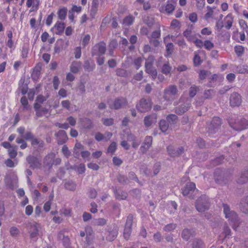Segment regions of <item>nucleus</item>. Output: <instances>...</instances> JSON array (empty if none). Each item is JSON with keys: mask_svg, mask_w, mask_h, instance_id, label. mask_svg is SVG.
Here are the masks:
<instances>
[{"mask_svg": "<svg viewBox=\"0 0 248 248\" xmlns=\"http://www.w3.org/2000/svg\"><path fill=\"white\" fill-rule=\"evenodd\" d=\"M26 161L30 164L31 169H40L41 167V163L36 156L29 155L26 158Z\"/></svg>", "mask_w": 248, "mask_h": 248, "instance_id": "ddd939ff", "label": "nucleus"}, {"mask_svg": "<svg viewBox=\"0 0 248 248\" xmlns=\"http://www.w3.org/2000/svg\"><path fill=\"white\" fill-rule=\"evenodd\" d=\"M177 93L176 86L175 85H171L166 88L164 91V98L166 100H170L173 99V96Z\"/></svg>", "mask_w": 248, "mask_h": 248, "instance_id": "4468645a", "label": "nucleus"}, {"mask_svg": "<svg viewBox=\"0 0 248 248\" xmlns=\"http://www.w3.org/2000/svg\"><path fill=\"white\" fill-rule=\"evenodd\" d=\"M183 35L186 38L187 40L189 42L193 41L196 38V34H192L191 31L186 30L183 33Z\"/></svg>", "mask_w": 248, "mask_h": 248, "instance_id": "c756f323", "label": "nucleus"}, {"mask_svg": "<svg viewBox=\"0 0 248 248\" xmlns=\"http://www.w3.org/2000/svg\"><path fill=\"white\" fill-rule=\"evenodd\" d=\"M85 70L91 72L95 68V64L93 62H90L89 60H86L84 62L83 65Z\"/></svg>", "mask_w": 248, "mask_h": 248, "instance_id": "7c9ffc66", "label": "nucleus"}, {"mask_svg": "<svg viewBox=\"0 0 248 248\" xmlns=\"http://www.w3.org/2000/svg\"><path fill=\"white\" fill-rule=\"evenodd\" d=\"M31 144L33 147L38 146L40 148H43L44 146L45 143L42 140H39L34 137L31 140Z\"/></svg>", "mask_w": 248, "mask_h": 248, "instance_id": "e433bc0d", "label": "nucleus"}, {"mask_svg": "<svg viewBox=\"0 0 248 248\" xmlns=\"http://www.w3.org/2000/svg\"><path fill=\"white\" fill-rule=\"evenodd\" d=\"M239 24L240 27L245 30L246 32L248 31V26L246 22L243 19H240L239 20Z\"/></svg>", "mask_w": 248, "mask_h": 248, "instance_id": "774afa93", "label": "nucleus"}, {"mask_svg": "<svg viewBox=\"0 0 248 248\" xmlns=\"http://www.w3.org/2000/svg\"><path fill=\"white\" fill-rule=\"evenodd\" d=\"M161 36V31L160 30L157 31H154L151 35V36L149 37V39L152 38V39H157L160 37Z\"/></svg>", "mask_w": 248, "mask_h": 248, "instance_id": "69168bd1", "label": "nucleus"}, {"mask_svg": "<svg viewBox=\"0 0 248 248\" xmlns=\"http://www.w3.org/2000/svg\"><path fill=\"white\" fill-rule=\"evenodd\" d=\"M40 228V224L36 222L31 225L30 234L31 238H35L38 236Z\"/></svg>", "mask_w": 248, "mask_h": 248, "instance_id": "a211bd4d", "label": "nucleus"}, {"mask_svg": "<svg viewBox=\"0 0 248 248\" xmlns=\"http://www.w3.org/2000/svg\"><path fill=\"white\" fill-rule=\"evenodd\" d=\"M216 92L213 89H208L205 90L203 96L205 99H212L215 95Z\"/></svg>", "mask_w": 248, "mask_h": 248, "instance_id": "72a5a7b5", "label": "nucleus"}, {"mask_svg": "<svg viewBox=\"0 0 248 248\" xmlns=\"http://www.w3.org/2000/svg\"><path fill=\"white\" fill-rule=\"evenodd\" d=\"M222 207L225 217L228 219L232 228L235 230L240 224L237 215L234 211L231 210L227 204L223 203Z\"/></svg>", "mask_w": 248, "mask_h": 248, "instance_id": "f257e3e1", "label": "nucleus"}, {"mask_svg": "<svg viewBox=\"0 0 248 248\" xmlns=\"http://www.w3.org/2000/svg\"><path fill=\"white\" fill-rule=\"evenodd\" d=\"M167 121L170 124H176L178 120V117L173 114H169L167 116Z\"/></svg>", "mask_w": 248, "mask_h": 248, "instance_id": "58836bf2", "label": "nucleus"}, {"mask_svg": "<svg viewBox=\"0 0 248 248\" xmlns=\"http://www.w3.org/2000/svg\"><path fill=\"white\" fill-rule=\"evenodd\" d=\"M236 71L240 74H248V66L247 65L238 66L236 67Z\"/></svg>", "mask_w": 248, "mask_h": 248, "instance_id": "79ce46f5", "label": "nucleus"}, {"mask_svg": "<svg viewBox=\"0 0 248 248\" xmlns=\"http://www.w3.org/2000/svg\"><path fill=\"white\" fill-rule=\"evenodd\" d=\"M192 248H202V242L198 239H195L192 242Z\"/></svg>", "mask_w": 248, "mask_h": 248, "instance_id": "a18cd8bd", "label": "nucleus"}, {"mask_svg": "<svg viewBox=\"0 0 248 248\" xmlns=\"http://www.w3.org/2000/svg\"><path fill=\"white\" fill-rule=\"evenodd\" d=\"M196 208L200 212H203L209 208V199L205 195H202L196 201Z\"/></svg>", "mask_w": 248, "mask_h": 248, "instance_id": "20e7f679", "label": "nucleus"}, {"mask_svg": "<svg viewBox=\"0 0 248 248\" xmlns=\"http://www.w3.org/2000/svg\"><path fill=\"white\" fill-rule=\"evenodd\" d=\"M62 160L59 157H56V154L53 152L48 153L43 159L44 167L50 169L53 165H59L61 164Z\"/></svg>", "mask_w": 248, "mask_h": 248, "instance_id": "f03ea898", "label": "nucleus"}, {"mask_svg": "<svg viewBox=\"0 0 248 248\" xmlns=\"http://www.w3.org/2000/svg\"><path fill=\"white\" fill-rule=\"evenodd\" d=\"M136 108L140 112H145L150 110L152 107V101L150 99H141L136 105Z\"/></svg>", "mask_w": 248, "mask_h": 248, "instance_id": "1a4fd4ad", "label": "nucleus"}, {"mask_svg": "<svg viewBox=\"0 0 248 248\" xmlns=\"http://www.w3.org/2000/svg\"><path fill=\"white\" fill-rule=\"evenodd\" d=\"M114 193L116 198L118 200H124L126 198V196L124 192L121 191L120 190L113 188Z\"/></svg>", "mask_w": 248, "mask_h": 248, "instance_id": "f704fd0d", "label": "nucleus"}, {"mask_svg": "<svg viewBox=\"0 0 248 248\" xmlns=\"http://www.w3.org/2000/svg\"><path fill=\"white\" fill-rule=\"evenodd\" d=\"M17 149L18 147L17 146L14 145L8 150V155L11 158H15L16 156L17 155Z\"/></svg>", "mask_w": 248, "mask_h": 248, "instance_id": "c9c22d12", "label": "nucleus"}, {"mask_svg": "<svg viewBox=\"0 0 248 248\" xmlns=\"http://www.w3.org/2000/svg\"><path fill=\"white\" fill-rule=\"evenodd\" d=\"M116 75L119 77H126L128 76L127 71L123 68H117L116 70Z\"/></svg>", "mask_w": 248, "mask_h": 248, "instance_id": "8fccbe9b", "label": "nucleus"}, {"mask_svg": "<svg viewBox=\"0 0 248 248\" xmlns=\"http://www.w3.org/2000/svg\"><path fill=\"white\" fill-rule=\"evenodd\" d=\"M83 127L85 129H90L93 127V123L92 121L88 118H85L80 120Z\"/></svg>", "mask_w": 248, "mask_h": 248, "instance_id": "cd10ccee", "label": "nucleus"}, {"mask_svg": "<svg viewBox=\"0 0 248 248\" xmlns=\"http://www.w3.org/2000/svg\"><path fill=\"white\" fill-rule=\"evenodd\" d=\"M174 8L175 6L173 4L168 3L166 6L165 10L167 13L170 14L174 11Z\"/></svg>", "mask_w": 248, "mask_h": 248, "instance_id": "e2e57ef3", "label": "nucleus"}, {"mask_svg": "<svg viewBox=\"0 0 248 248\" xmlns=\"http://www.w3.org/2000/svg\"><path fill=\"white\" fill-rule=\"evenodd\" d=\"M55 135L57 138V142L59 145L64 144L68 140L67 134L64 130H59L55 133Z\"/></svg>", "mask_w": 248, "mask_h": 248, "instance_id": "2eb2a0df", "label": "nucleus"}, {"mask_svg": "<svg viewBox=\"0 0 248 248\" xmlns=\"http://www.w3.org/2000/svg\"><path fill=\"white\" fill-rule=\"evenodd\" d=\"M84 149V147L80 142H77L73 148V155L75 157L78 158L81 151Z\"/></svg>", "mask_w": 248, "mask_h": 248, "instance_id": "412c9836", "label": "nucleus"}, {"mask_svg": "<svg viewBox=\"0 0 248 248\" xmlns=\"http://www.w3.org/2000/svg\"><path fill=\"white\" fill-rule=\"evenodd\" d=\"M154 239L156 243L160 242L162 240V236L159 232L155 233L153 236Z\"/></svg>", "mask_w": 248, "mask_h": 248, "instance_id": "338daca9", "label": "nucleus"}, {"mask_svg": "<svg viewBox=\"0 0 248 248\" xmlns=\"http://www.w3.org/2000/svg\"><path fill=\"white\" fill-rule=\"evenodd\" d=\"M198 191L196 188L195 183L190 182L187 183L185 186L182 189V194L184 196H187L190 199H193Z\"/></svg>", "mask_w": 248, "mask_h": 248, "instance_id": "0eeeda50", "label": "nucleus"}, {"mask_svg": "<svg viewBox=\"0 0 248 248\" xmlns=\"http://www.w3.org/2000/svg\"><path fill=\"white\" fill-rule=\"evenodd\" d=\"M240 208L244 213L248 215V196L240 202Z\"/></svg>", "mask_w": 248, "mask_h": 248, "instance_id": "a878e982", "label": "nucleus"}, {"mask_svg": "<svg viewBox=\"0 0 248 248\" xmlns=\"http://www.w3.org/2000/svg\"><path fill=\"white\" fill-rule=\"evenodd\" d=\"M155 57L153 55H149L146 59L145 67L153 65L155 62Z\"/></svg>", "mask_w": 248, "mask_h": 248, "instance_id": "c03bdc74", "label": "nucleus"}, {"mask_svg": "<svg viewBox=\"0 0 248 248\" xmlns=\"http://www.w3.org/2000/svg\"><path fill=\"white\" fill-rule=\"evenodd\" d=\"M127 99L124 97H121L115 99L112 104H109V107L111 109H119L127 106Z\"/></svg>", "mask_w": 248, "mask_h": 248, "instance_id": "9d476101", "label": "nucleus"}, {"mask_svg": "<svg viewBox=\"0 0 248 248\" xmlns=\"http://www.w3.org/2000/svg\"><path fill=\"white\" fill-rule=\"evenodd\" d=\"M176 227V224L170 223L164 226L163 230L165 232H170L174 230Z\"/></svg>", "mask_w": 248, "mask_h": 248, "instance_id": "5fc2aeb1", "label": "nucleus"}, {"mask_svg": "<svg viewBox=\"0 0 248 248\" xmlns=\"http://www.w3.org/2000/svg\"><path fill=\"white\" fill-rule=\"evenodd\" d=\"M62 152L63 154V155L68 158L69 156L71 155V152L69 150L68 147L66 145H64L62 149Z\"/></svg>", "mask_w": 248, "mask_h": 248, "instance_id": "603ef678", "label": "nucleus"}, {"mask_svg": "<svg viewBox=\"0 0 248 248\" xmlns=\"http://www.w3.org/2000/svg\"><path fill=\"white\" fill-rule=\"evenodd\" d=\"M171 69V66H170L169 62H167L163 65L161 69V72L166 75H168L170 73Z\"/></svg>", "mask_w": 248, "mask_h": 248, "instance_id": "4c0bfd02", "label": "nucleus"}, {"mask_svg": "<svg viewBox=\"0 0 248 248\" xmlns=\"http://www.w3.org/2000/svg\"><path fill=\"white\" fill-rule=\"evenodd\" d=\"M153 138L151 136H146L143 144L140 147V151L145 153L151 147L152 144Z\"/></svg>", "mask_w": 248, "mask_h": 248, "instance_id": "f3484780", "label": "nucleus"}, {"mask_svg": "<svg viewBox=\"0 0 248 248\" xmlns=\"http://www.w3.org/2000/svg\"><path fill=\"white\" fill-rule=\"evenodd\" d=\"M221 124V119L218 117H214L208 126V132L210 134L216 133Z\"/></svg>", "mask_w": 248, "mask_h": 248, "instance_id": "9b49d317", "label": "nucleus"}, {"mask_svg": "<svg viewBox=\"0 0 248 248\" xmlns=\"http://www.w3.org/2000/svg\"><path fill=\"white\" fill-rule=\"evenodd\" d=\"M67 9L66 7H63L59 9L58 11V16L59 19L63 20L65 19L67 15Z\"/></svg>", "mask_w": 248, "mask_h": 248, "instance_id": "2f4dec72", "label": "nucleus"}, {"mask_svg": "<svg viewBox=\"0 0 248 248\" xmlns=\"http://www.w3.org/2000/svg\"><path fill=\"white\" fill-rule=\"evenodd\" d=\"M64 188L70 191H75L77 187V184L72 181H68L64 183Z\"/></svg>", "mask_w": 248, "mask_h": 248, "instance_id": "473e14b6", "label": "nucleus"}, {"mask_svg": "<svg viewBox=\"0 0 248 248\" xmlns=\"http://www.w3.org/2000/svg\"><path fill=\"white\" fill-rule=\"evenodd\" d=\"M242 103V98L240 94L233 92L230 97V103L232 107H238Z\"/></svg>", "mask_w": 248, "mask_h": 248, "instance_id": "f8f14e48", "label": "nucleus"}, {"mask_svg": "<svg viewBox=\"0 0 248 248\" xmlns=\"http://www.w3.org/2000/svg\"><path fill=\"white\" fill-rule=\"evenodd\" d=\"M106 51V44L103 41L96 44L92 48L91 54L92 56H102Z\"/></svg>", "mask_w": 248, "mask_h": 248, "instance_id": "6e6552de", "label": "nucleus"}, {"mask_svg": "<svg viewBox=\"0 0 248 248\" xmlns=\"http://www.w3.org/2000/svg\"><path fill=\"white\" fill-rule=\"evenodd\" d=\"M107 223V220L104 218H99L94 220V224L98 226H104Z\"/></svg>", "mask_w": 248, "mask_h": 248, "instance_id": "680f3d73", "label": "nucleus"}, {"mask_svg": "<svg viewBox=\"0 0 248 248\" xmlns=\"http://www.w3.org/2000/svg\"><path fill=\"white\" fill-rule=\"evenodd\" d=\"M157 115L156 114H152L144 117V123L146 127L151 126L153 124L156 123Z\"/></svg>", "mask_w": 248, "mask_h": 248, "instance_id": "dca6fc26", "label": "nucleus"}, {"mask_svg": "<svg viewBox=\"0 0 248 248\" xmlns=\"http://www.w3.org/2000/svg\"><path fill=\"white\" fill-rule=\"evenodd\" d=\"M90 35L89 34H86L82 40V45L83 47H85L89 43L90 40Z\"/></svg>", "mask_w": 248, "mask_h": 248, "instance_id": "0e129e2a", "label": "nucleus"}, {"mask_svg": "<svg viewBox=\"0 0 248 248\" xmlns=\"http://www.w3.org/2000/svg\"><path fill=\"white\" fill-rule=\"evenodd\" d=\"M86 170L85 165L83 163H80L77 166L76 170L78 174H83L85 172Z\"/></svg>", "mask_w": 248, "mask_h": 248, "instance_id": "bf43d9fd", "label": "nucleus"}, {"mask_svg": "<svg viewBox=\"0 0 248 248\" xmlns=\"http://www.w3.org/2000/svg\"><path fill=\"white\" fill-rule=\"evenodd\" d=\"M143 59L141 57H138L134 60V64L137 69H139L141 66Z\"/></svg>", "mask_w": 248, "mask_h": 248, "instance_id": "052dcab7", "label": "nucleus"}, {"mask_svg": "<svg viewBox=\"0 0 248 248\" xmlns=\"http://www.w3.org/2000/svg\"><path fill=\"white\" fill-rule=\"evenodd\" d=\"M194 232L192 230L185 229L182 232V237L186 241L188 240L190 238L194 235Z\"/></svg>", "mask_w": 248, "mask_h": 248, "instance_id": "bb28decb", "label": "nucleus"}, {"mask_svg": "<svg viewBox=\"0 0 248 248\" xmlns=\"http://www.w3.org/2000/svg\"><path fill=\"white\" fill-rule=\"evenodd\" d=\"M207 12L204 15V19L206 20H208V19L212 17L213 14H214V10L215 9V7H211L209 6H207Z\"/></svg>", "mask_w": 248, "mask_h": 248, "instance_id": "a19ab883", "label": "nucleus"}, {"mask_svg": "<svg viewBox=\"0 0 248 248\" xmlns=\"http://www.w3.org/2000/svg\"><path fill=\"white\" fill-rule=\"evenodd\" d=\"M16 141L17 144H21V145L20 146V148L21 149H24L27 148V143L23 139L19 138H16Z\"/></svg>", "mask_w": 248, "mask_h": 248, "instance_id": "4d7b16f0", "label": "nucleus"}, {"mask_svg": "<svg viewBox=\"0 0 248 248\" xmlns=\"http://www.w3.org/2000/svg\"><path fill=\"white\" fill-rule=\"evenodd\" d=\"M134 223V216L129 214L127 217L124 230V237L126 240H128L132 232V226Z\"/></svg>", "mask_w": 248, "mask_h": 248, "instance_id": "423d86ee", "label": "nucleus"}, {"mask_svg": "<svg viewBox=\"0 0 248 248\" xmlns=\"http://www.w3.org/2000/svg\"><path fill=\"white\" fill-rule=\"evenodd\" d=\"M190 107V103H186L181 105L175 108V112L178 115H182L188 110Z\"/></svg>", "mask_w": 248, "mask_h": 248, "instance_id": "5701e85b", "label": "nucleus"}, {"mask_svg": "<svg viewBox=\"0 0 248 248\" xmlns=\"http://www.w3.org/2000/svg\"><path fill=\"white\" fill-rule=\"evenodd\" d=\"M81 66V62L79 61H74L70 65V71L73 73H77Z\"/></svg>", "mask_w": 248, "mask_h": 248, "instance_id": "c85d7f7f", "label": "nucleus"}, {"mask_svg": "<svg viewBox=\"0 0 248 248\" xmlns=\"http://www.w3.org/2000/svg\"><path fill=\"white\" fill-rule=\"evenodd\" d=\"M203 46L207 50H210L214 47V44L210 40H206L203 43Z\"/></svg>", "mask_w": 248, "mask_h": 248, "instance_id": "864d4df0", "label": "nucleus"}, {"mask_svg": "<svg viewBox=\"0 0 248 248\" xmlns=\"http://www.w3.org/2000/svg\"><path fill=\"white\" fill-rule=\"evenodd\" d=\"M229 123L230 126L236 131H241L248 127V121L243 118L237 119L231 118Z\"/></svg>", "mask_w": 248, "mask_h": 248, "instance_id": "7ed1b4c3", "label": "nucleus"}, {"mask_svg": "<svg viewBox=\"0 0 248 248\" xmlns=\"http://www.w3.org/2000/svg\"><path fill=\"white\" fill-rule=\"evenodd\" d=\"M237 182L238 184H243L248 182V170L242 171Z\"/></svg>", "mask_w": 248, "mask_h": 248, "instance_id": "b1692460", "label": "nucleus"}, {"mask_svg": "<svg viewBox=\"0 0 248 248\" xmlns=\"http://www.w3.org/2000/svg\"><path fill=\"white\" fill-rule=\"evenodd\" d=\"M65 27V25L64 23L58 21L55 24L52 29L54 30L55 33L60 35L63 32Z\"/></svg>", "mask_w": 248, "mask_h": 248, "instance_id": "aec40b11", "label": "nucleus"}, {"mask_svg": "<svg viewBox=\"0 0 248 248\" xmlns=\"http://www.w3.org/2000/svg\"><path fill=\"white\" fill-rule=\"evenodd\" d=\"M209 75H211V72L210 71L202 70L199 72V78L201 80H203L207 77L208 78Z\"/></svg>", "mask_w": 248, "mask_h": 248, "instance_id": "de8ad7c7", "label": "nucleus"}, {"mask_svg": "<svg viewBox=\"0 0 248 248\" xmlns=\"http://www.w3.org/2000/svg\"><path fill=\"white\" fill-rule=\"evenodd\" d=\"M134 20V18L132 16H128L124 19L123 24L126 26H130L132 24Z\"/></svg>", "mask_w": 248, "mask_h": 248, "instance_id": "37998d69", "label": "nucleus"}, {"mask_svg": "<svg viewBox=\"0 0 248 248\" xmlns=\"http://www.w3.org/2000/svg\"><path fill=\"white\" fill-rule=\"evenodd\" d=\"M9 232L12 237H16L19 235L20 231L16 227L13 226L10 228Z\"/></svg>", "mask_w": 248, "mask_h": 248, "instance_id": "3c124183", "label": "nucleus"}, {"mask_svg": "<svg viewBox=\"0 0 248 248\" xmlns=\"http://www.w3.org/2000/svg\"><path fill=\"white\" fill-rule=\"evenodd\" d=\"M225 28L227 29H230L234 22V17L232 13L228 14L224 18Z\"/></svg>", "mask_w": 248, "mask_h": 248, "instance_id": "6ab92c4d", "label": "nucleus"}, {"mask_svg": "<svg viewBox=\"0 0 248 248\" xmlns=\"http://www.w3.org/2000/svg\"><path fill=\"white\" fill-rule=\"evenodd\" d=\"M99 5L98 0H93L92 2L91 8L90 11V16L94 17L98 11Z\"/></svg>", "mask_w": 248, "mask_h": 248, "instance_id": "393cba45", "label": "nucleus"}, {"mask_svg": "<svg viewBox=\"0 0 248 248\" xmlns=\"http://www.w3.org/2000/svg\"><path fill=\"white\" fill-rule=\"evenodd\" d=\"M198 90V87L196 85L192 86L189 89V94L190 97L192 98L194 97L196 95Z\"/></svg>", "mask_w": 248, "mask_h": 248, "instance_id": "49530a36", "label": "nucleus"}, {"mask_svg": "<svg viewBox=\"0 0 248 248\" xmlns=\"http://www.w3.org/2000/svg\"><path fill=\"white\" fill-rule=\"evenodd\" d=\"M214 179L220 185L226 184L231 179V176L224 173L221 170L217 169L214 172Z\"/></svg>", "mask_w": 248, "mask_h": 248, "instance_id": "39448f33", "label": "nucleus"}, {"mask_svg": "<svg viewBox=\"0 0 248 248\" xmlns=\"http://www.w3.org/2000/svg\"><path fill=\"white\" fill-rule=\"evenodd\" d=\"M117 149V144L115 142H112L108 146L107 152L108 153H113Z\"/></svg>", "mask_w": 248, "mask_h": 248, "instance_id": "13d9d810", "label": "nucleus"}, {"mask_svg": "<svg viewBox=\"0 0 248 248\" xmlns=\"http://www.w3.org/2000/svg\"><path fill=\"white\" fill-rule=\"evenodd\" d=\"M145 71L146 73L150 75L152 77L153 80L155 79L157 76V70L152 66H145Z\"/></svg>", "mask_w": 248, "mask_h": 248, "instance_id": "4be33fe9", "label": "nucleus"}, {"mask_svg": "<svg viewBox=\"0 0 248 248\" xmlns=\"http://www.w3.org/2000/svg\"><path fill=\"white\" fill-rule=\"evenodd\" d=\"M234 51L237 56L240 57L244 52V48L243 46L238 45L234 47Z\"/></svg>", "mask_w": 248, "mask_h": 248, "instance_id": "09e8293b", "label": "nucleus"}, {"mask_svg": "<svg viewBox=\"0 0 248 248\" xmlns=\"http://www.w3.org/2000/svg\"><path fill=\"white\" fill-rule=\"evenodd\" d=\"M160 129L162 132H165L169 128L168 122L165 120H161L159 122Z\"/></svg>", "mask_w": 248, "mask_h": 248, "instance_id": "ea45409f", "label": "nucleus"}, {"mask_svg": "<svg viewBox=\"0 0 248 248\" xmlns=\"http://www.w3.org/2000/svg\"><path fill=\"white\" fill-rule=\"evenodd\" d=\"M20 102L23 106V108L25 110H28L29 108V105L28 99L25 96H23L20 99Z\"/></svg>", "mask_w": 248, "mask_h": 248, "instance_id": "6e6d98bb", "label": "nucleus"}]
</instances>
